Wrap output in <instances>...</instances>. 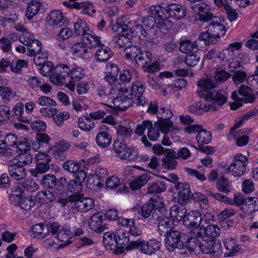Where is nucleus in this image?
Instances as JSON below:
<instances>
[{
    "instance_id": "obj_49",
    "label": "nucleus",
    "mask_w": 258,
    "mask_h": 258,
    "mask_svg": "<svg viewBox=\"0 0 258 258\" xmlns=\"http://www.w3.org/2000/svg\"><path fill=\"white\" fill-rule=\"evenodd\" d=\"M85 70L80 67H75L70 69V72H69V76L70 77V79L72 81H78L82 79L85 76Z\"/></svg>"
},
{
    "instance_id": "obj_2",
    "label": "nucleus",
    "mask_w": 258,
    "mask_h": 258,
    "mask_svg": "<svg viewBox=\"0 0 258 258\" xmlns=\"http://www.w3.org/2000/svg\"><path fill=\"white\" fill-rule=\"evenodd\" d=\"M186 245L190 252H194L196 254L200 252L209 254L222 251V245L220 242L213 239H204L202 232L199 235L189 236Z\"/></svg>"
},
{
    "instance_id": "obj_6",
    "label": "nucleus",
    "mask_w": 258,
    "mask_h": 258,
    "mask_svg": "<svg viewBox=\"0 0 258 258\" xmlns=\"http://www.w3.org/2000/svg\"><path fill=\"white\" fill-rule=\"evenodd\" d=\"M248 163L247 156L237 154L234 157L233 162L226 168V172L234 177H240L245 172Z\"/></svg>"
},
{
    "instance_id": "obj_22",
    "label": "nucleus",
    "mask_w": 258,
    "mask_h": 258,
    "mask_svg": "<svg viewBox=\"0 0 258 258\" xmlns=\"http://www.w3.org/2000/svg\"><path fill=\"white\" fill-rule=\"evenodd\" d=\"M103 216L101 213L93 214L91 217L89 224L90 228L94 231L101 232L106 228L105 224H102Z\"/></svg>"
},
{
    "instance_id": "obj_31",
    "label": "nucleus",
    "mask_w": 258,
    "mask_h": 258,
    "mask_svg": "<svg viewBox=\"0 0 258 258\" xmlns=\"http://www.w3.org/2000/svg\"><path fill=\"white\" fill-rule=\"evenodd\" d=\"M186 212V208L182 205L181 206L174 205L170 209V215L175 220L180 221L181 220H183L187 214Z\"/></svg>"
},
{
    "instance_id": "obj_43",
    "label": "nucleus",
    "mask_w": 258,
    "mask_h": 258,
    "mask_svg": "<svg viewBox=\"0 0 258 258\" xmlns=\"http://www.w3.org/2000/svg\"><path fill=\"white\" fill-rule=\"evenodd\" d=\"M49 233V226L42 224L33 225V237L40 238L45 237Z\"/></svg>"
},
{
    "instance_id": "obj_61",
    "label": "nucleus",
    "mask_w": 258,
    "mask_h": 258,
    "mask_svg": "<svg viewBox=\"0 0 258 258\" xmlns=\"http://www.w3.org/2000/svg\"><path fill=\"white\" fill-rule=\"evenodd\" d=\"M215 73V75L213 79L217 82V84L219 82L226 81L231 76L230 73L222 69H216Z\"/></svg>"
},
{
    "instance_id": "obj_32",
    "label": "nucleus",
    "mask_w": 258,
    "mask_h": 258,
    "mask_svg": "<svg viewBox=\"0 0 258 258\" xmlns=\"http://www.w3.org/2000/svg\"><path fill=\"white\" fill-rule=\"evenodd\" d=\"M216 187L219 191L225 193H228L232 189V185L229 179L224 175L219 177L216 182Z\"/></svg>"
},
{
    "instance_id": "obj_55",
    "label": "nucleus",
    "mask_w": 258,
    "mask_h": 258,
    "mask_svg": "<svg viewBox=\"0 0 258 258\" xmlns=\"http://www.w3.org/2000/svg\"><path fill=\"white\" fill-rule=\"evenodd\" d=\"M126 233L123 229H119L115 233V237L118 246H121L126 245L130 241Z\"/></svg>"
},
{
    "instance_id": "obj_58",
    "label": "nucleus",
    "mask_w": 258,
    "mask_h": 258,
    "mask_svg": "<svg viewBox=\"0 0 258 258\" xmlns=\"http://www.w3.org/2000/svg\"><path fill=\"white\" fill-rule=\"evenodd\" d=\"M48 53L46 52H35L33 53V62L37 67H40L41 65L45 63L48 61Z\"/></svg>"
},
{
    "instance_id": "obj_48",
    "label": "nucleus",
    "mask_w": 258,
    "mask_h": 258,
    "mask_svg": "<svg viewBox=\"0 0 258 258\" xmlns=\"http://www.w3.org/2000/svg\"><path fill=\"white\" fill-rule=\"evenodd\" d=\"M166 189L165 182L162 180H157L148 187V192L149 194L160 193Z\"/></svg>"
},
{
    "instance_id": "obj_46",
    "label": "nucleus",
    "mask_w": 258,
    "mask_h": 258,
    "mask_svg": "<svg viewBox=\"0 0 258 258\" xmlns=\"http://www.w3.org/2000/svg\"><path fill=\"white\" fill-rule=\"evenodd\" d=\"M78 127L82 131L88 132L92 130L95 126L94 122L90 117H79L78 121Z\"/></svg>"
},
{
    "instance_id": "obj_5",
    "label": "nucleus",
    "mask_w": 258,
    "mask_h": 258,
    "mask_svg": "<svg viewBox=\"0 0 258 258\" xmlns=\"http://www.w3.org/2000/svg\"><path fill=\"white\" fill-rule=\"evenodd\" d=\"M161 247V243L155 240L132 241L127 246V249H137L142 253L151 255L157 251Z\"/></svg>"
},
{
    "instance_id": "obj_34",
    "label": "nucleus",
    "mask_w": 258,
    "mask_h": 258,
    "mask_svg": "<svg viewBox=\"0 0 258 258\" xmlns=\"http://www.w3.org/2000/svg\"><path fill=\"white\" fill-rule=\"evenodd\" d=\"M149 180V176L147 173H143L134 178L130 182V186L133 190H137L145 185Z\"/></svg>"
},
{
    "instance_id": "obj_51",
    "label": "nucleus",
    "mask_w": 258,
    "mask_h": 258,
    "mask_svg": "<svg viewBox=\"0 0 258 258\" xmlns=\"http://www.w3.org/2000/svg\"><path fill=\"white\" fill-rule=\"evenodd\" d=\"M197 40L195 42L188 40H183L180 42L179 50L183 53H189L197 47Z\"/></svg>"
},
{
    "instance_id": "obj_18",
    "label": "nucleus",
    "mask_w": 258,
    "mask_h": 258,
    "mask_svg": "<svg viewBox=\"0 0 258 258\" xmlns=\"http://www.w3.org/2000/svg\"><path fill=\"white\" fill-rule=\"evenodd\" d=\"M49 137L44 133H37L35 136V143H33V150L42 149L43 151H47L50 149L49 141Z\"/></svg>"
},
{
    "instance_id": "obj_14",
    "label": "nucleus",
    "mask_w": 258,
    "mask_h": 258,
    "mask_svg": "<svg viewBox=\"0 0 258 258\" xmlns=\"http://www.w3.org/2000/svg\"><path fill=\"white\" fill-rule=\"evenodd\" d=\"M174 187L179 190L178 193V201L181 204H185L190 197V188L189 185L186 183L177 182L175 183Z\"/></svg>"
},
{
    "instance_id": "obj_53",
    "label": "nucleus",
    "mask_w": 258,
    "mask_h": 258,
    "mask_svg": "<svg viewBox=\"0 0 258 258\" xmlns=\"http://www.w3.org/2000/svg\"><path fill=\"white\" fill-rule=\"evenodd\" d=\"M173 116L172 112L167 108L161 106L157 113V117L159 119L158 121H171L170 119Z\"/></svg>"
},
{
    "instance_id": "obj_63",
    "label": "nucleus",
    "mask_w": 258,
    "mask_h": 258,
    "mask_svg": "<svg viewBox=\"0 0 258 258\" xmlns=\"http://www.w3.org/2000/svg\"><path fill=\"white\" fill-rule=\"evenodd\" d=\"M204 230L206 235L211 238L216 237L218 236L221 233L220 227L216 225H209Z\"/></svg>"
},
{
    "instance_id": "obj_13",
    "label": "nucleus",
    "mask_w": 258,
    "mask_h": 258,
    "mask_svg": "<svg viewBox=\"0 0 258 258\" xmlns=\"http://www.w3.org/2000/svg\"><path fill=\"white\" fill-rule=\"evenodd\" d=\"M180 238V233L178 230H173L169 232L165 239L166 249L169 251H173L175 248L178 247Z\"/></svg>"
},
{
    "instance_id": "obj_64",
    "label": "nucleus",
    "mask_w": 258,
    "mask_h": 258,
    "mask_svg": "<svg viewBox=\"0 0 258 258\" xmlns=\"http://www.w3.org/2000/svg\"><path fill=\"white\" fill-rule=\"evenodd\" d=\"M53 116V119L55 123L58 126H61L63 124L64 121L70 118V114L67 111H61L55 114Z\"/></svg>"
},
{
    "instance_id": "obj_35",
    "label": "nucleus",
    "mask_w": 258,
    "mask_h": 258,
    "mask_svg": "<svg viewBox=\"0 0 258 258\" xmlns=\"http://www.w3.org/2000/svg\"><path fill=\"white\" fill-rule=\"evenodd\" d=\"M103 244L108 250H115L118 246L115 234L105 232L103 235Z\"/></svg>"
},
{
    "instance_id": "obj_21",
    "label": "nucleus",
    "mask_w": 258,
    "mask_h": 258,
    "mask_svg": "<svg viewBox=\"0 0 258 258\" xmlns=\"http://www.w3.org/2000/svg\"><path fill=\"white\" fill-rule=\"evenodd\" d=\"M196 8L197 9V15L200 21L207 22L214 18L213 14L211 12L209 5L205 3H201L198 4Z\"/></svg>"
},
{
    "instance_id": "obj_54",
    "label": "nucleus",
    "mask_w": 258,
    "mask_h": 258,
    "mask_svg": "<svg viewBox=\"0 0 258 258\" xmlns=\"http://www.w3.org/2000/svg\"><path fill=\"white\" fill-rule=\"evenodd\" d=\"M12 152L15 151L19 153H23L30 151L31 149V145L29 140L26 138H24L21 140L16 145L13 146Z\"/></svg>"
},
{
    "instance_id": "obj_56",
    "label": "nucleus",
    "mask_w": 258,
    "mask_h": 258,
    "mask_svg": "<svg viewBox=\"0 0 258 258\" xmlns=\"http://www.w3.org/2000/svg\"><path fill=\"white\" fill-rule=\"evenodd\" d=\"M200 59V52L196 51L191 54H187L184 62L188 67H194L198 64Z\"/></svg>"
},
{
    "instance_id": "obj_50",
    "label": "nucleus",
    "mask_w": 258,
    "mask_h": 258,
    "mask_svg": "<svg viewBox=\"0 0 258 258\" xmlns=\"http://www.w3.org/2000/svg\"><path fill=\"white\" fill-rule=\"evenodd\" d=\"M113 41L119 48H128L132 45L130 39L125 34L115 36Z\"/></svg>"
},
{
    "instance_id": "obj_4",
    "label": "nucleus",
    "mask_w": 258,
    "mask_h": 258,
    "mask_svg": "<svg viewBox=\"0 0 258 258\" xmlns=\"http://www.w3.org/2000/svg\"><path fill=\"white\" fill-rule=\"evenodd\" d=\"M203 218L201 213L199 211H191L188 213L183 221V225L188 228H191L189 236L199 235L202 232L201 224Z\"/></svg>"
},
{
    "instance_id": "obj_37",
    "label": "nucleus",
    "mask_w": 258,
    "mask_h": 258,
    "mask_svg": "<svg viewBox=\"0 0 258 258\" xmlns=\"http://www.w3.org/2000/svg\"><path fill=\"white\" fill-rule=\"evenodd\" d=\"M150 13L158 17L161 20H166L169 18L168 12L166 11V6L165 7L160 6H152L149 8Z\"/></svg>"
},
{
    "instance_id": "obj_40",
    "label": "nucleus",
    "mask_w": 258,
    "mask_h": 258,
    "mask_svg": "<svg viewBox=\"0 0 258 258\" xmlns=\"http://www.w3.org/2000/svg\"><path fill=\"white\" fill-rule=\"evenodd\" d=\"M55 197L53 194L49 191H42L39 192L35 196V200L40 204H46L53 201Z\"/></svg>"
},
{
    "instance_id": "obj_42",
    "label": "nucleus",
    "mask_w": 258,
    "mask_h": 258,
    "mask_svg": "<svg viewBox=\"0 0 258 258\" xmlns=\"http://www.w3.org/2000/svg\"><path fill=\"white\" fill-rule=\"evenodd\" d=\"M105 106L104 109H99L96 111L90 113L89 117L95 120H99L103 119L106 115L107 112H111L113 111V107L107 104H103Z\"/></svg>"
},
{
    "instance_id": "obj_27",
    "label": "nucleus",
    "mask_w": 258,
    "mask_h": 258,
    "mask_svg": "<svg viewBox=\"0 0 258 258\" xmlns=\"http://www.w3.org/2000/svg\"><path fill=\"white\" fill-rule=\"evenodd\" d=\"M208 31L216 38H220L224 36L226 33V29L224 26L217 21H213L210 23L207 26Z\"/></svg>"
},
{
    "instance_id": "obj_25",
    "label": "nucleus",
    "mask_w": 258,
    "mask_h": 258,
    "mask_svg": "<svg viewBox=\"0 0 258 258\" xmlns=\"http://www.w3.org/2000/svg\"><path fill=\"white\" fill-rule=\"evenodd\" d=\"M113 104L117 109L124 111L134 102L133 99L126 95H121L119 97H113Z\"/></svg>"
},
{
    "instance_id": "obj_33",
    "label": "nucleus",
    "mask_w": 258,
    "mask_h": 258,
    "mask_svg": "<svg viewBox=\"0 0 258 258\" xmlns=\"http://www.w3.org/2000/svg\"><path fill=\"white\" fill-rule=\"evenodd\" d=\"M152 58V54L150 52L146 51L144 53L140 51L137 57H136L135 64L138 67L141 66L142 68L145 67L151 62Z\"/></svg>"
},
{
    "instance_id": "obj_30",
    "label": "nucleus",
    "mask_w": 258,
    "mask_h": 258,
    "mask_svg": "<svg viewBox=\"0 0 258 258\" xmlns=\"http://www.w3.org/2000/svg\"><path fill=\"white\" fill-rule=\"evenodd\" d=\"M113 53L111 49L103 44L99 47L95 53V57L99 62H105L111 57Z\"/></svg>"
},
{
    "instance_id": "obj_20",
    "label": "nucleus",
    "mask_w": 258,
    "mask_h": 258,
    "mask_svg": "<svg viewBox=\"0 0 258 258\" xmlns=\"http://www.w3.org/2000/svg\"><path fill=\"white\" fill-rule=\"evenodd\" d=\"M94 207V201L93 199L83 198V196L80 200L72 206V208L80 212H87Z\"/></svg>"
},
{
    "instance_id": "obj_57",
    "label": "nucleus",
    "mask_w": 258,
    "mask_h": 258,
    "mask_svg": "<svg viewBox=\"0 0 258 258\" xmlns=\"http://www.w3.org/2000/svg\"><path fill=\"white\" fill-rule=\"evenodd\" d=\"M211 134L205 130L202 129L197 136V140L200 145L208 144L211 141Z\"/></svg>"
},
{
    "instance_id": "obj_10",
    "label": "nucleus",
    "mask_w": 258,
    "mask_h": 258,
    "mask_svg": "<svg viewBox=\"0 0 258 258\" xmlns=\"http://www.w3.org/2000/svg\"><path fill=\"white\" fill-rule=\"evenodd\" d=\"M253 89L245 85H241L237 91L232 93V97L235 100L243 101L244 103H252L255 100Z\"/></svg>"
},
{
    "instance_id": "obj_29",
    "label": "nucleus",
    "mask_w": 258,
    "mask_h": 258,
    "mask_svg": "<svg viewBox=\"0 0 258 258\" xmlns=\"http://www.w3.org/2000/svg\"><path fill=\"white\" fill-rule=\"evenodd\" d=\"M104 79L111 86L109 95H115L120 91L121 85L118 83L116 76L106 73Z\"/></svg>"
},
{
    "instance_id": "obj_26",
    "label": "nucleus",
    "mask_w": 258,
    "mask_h": 258,
    "mask_svg": "<svg viewBox=\"0 0 258 258\" xmlns=\"http://www.w3.org/2000/svg\"><path fill=\"white\" fill-rule=\"evenodd\" d=\"M9 37L10 38L14 41H16L19 39L21 43L28 47V49L30 51V53H32V49L31 47L32 38L30 33L25 32L20 36L16 33H11L9 35Z\"/></svg>"
},
{
    "instance_id": "obj_1",
    "label": "nucleus",
    "mask_w": 258,
    "mask_h": 258,
    "mask_svg": "<svg viewBox=\"0 0 258 258\" xmlns=\"http://www.w3.org/2000/svg\"><path fill=\"white\" fill-rule=\"evenodd\" d=\"M197 95L205 100H211L219 106L223 105L227 102V94L224 91L217 92L213 89L217 86V82L212 78L200 80L198 83Z\"/></svg>"
},
{
    "instance_id": "obj_28",
    "label": "nucleus",
    "mask_w": 258,
    "mask_h": 258,
    "mask_svg": "<svg viewBox=\"0 0 258 258\" xmlns=\"http://www.w3.org/2000/svg\"><path fill=\"white\" fill-rule=\"evenodd\" d=\"M71 50L73 54L78 57H85L88 54L87 42H86L85 39H83L82 41L76 42L72 45Z\"/></svg>"
},
{
    "instance_id": "obj_36",
    "label": "nucleus",
    "mask_w": 258,
    "mask_h": 258,
    "mask_svg": "<svg viewBox=\"0 0 258 258\" xmlns=\"http://www.w3.org/2000/svg\"><path fill=\"white\" fill-rule=\"evenodd\" d=\"M243 209L247 214H251L258 210V198L250 197L246 199Z\"/></svg>"
},
{
    "instance_id": "obj_47",
    "label": "nucleus",
    "mask_w": 258,
    "mask_h": 258,
    "mask_svg": "<svg viewBox=\"0 0 258 258\" xmlns=\"http://www.w3.org/2000/svg\"><path fill=\"white\" fill-rule=\"evenodd\" d=\"M54 66L53 63L48 61L39 67L38 70L39 73L45 77H49V79L53 76L54 73Z\"/></svg>"
},
{
    "instance_id": "obj_45",
    "label": "nucleus",
    "mask_w": 258,
    "mask_h": 258,
    "mask_svg": "<svg viewBox=\"0 0 258 258\" xmlns=\"http://www.w3.org/2000/svg\"><path fill=\"white\" fill-rule=\"evenodd\" d=\"M28 66V61L25 59H15L11 62V71L16 74L21 73L23 68H27Z\"/></svg>"
},
{
    "instance_id": "obj_17",
    "label": "nucleus",
    "mask_w": 258,
    "mask_h": 258,
    "mask_svg": "<svg viewBox=\"0 0 258 258\" xmlns=\"http://www.w3.org/2000/svg\"><path fill=\"white\" fill-rule=\"evenodd\" d=\"M63 15L58 10L51 11L46 18L47 24L53 28H57L63 24Z\"/></svg>"
},
{
    "instance_id": "obj_23",
    "label": "nucleus",
    "mask_w": 258,
    "mask_h": 258,
    "mask_svg": "<svg viewBox=\"0 0 258 258\" xmlns=\"http://www.w3.org/2000/svg\"><path fill=\"white\" fill-rule=\"evenodd\" d=\"M173 220L169 217L162 218L158 223V232L160 235L166 236L169 232L172 231Z\"/></svg>"
},
{
    "instance_id": "obj_8",
    "label": "nucleus",
    "mask_w": 258,
    "mask_h": 258,
    "mask_svg": "<svg viewBox=\"0 0 258 258\" xmlns=\"http://www.w3.org/2000/svg\"><path fill=\"white\" fill-rule=\"evenodd\" d=\"M70 68L66 64H59L54 67L53 76L49 79V81L56 85L62 86L66 82V77H68Z\"/></svg>"
},
{
    "instance_id": "obj_7",
    "label": "nucleus",
    "mask_w": 258,
    "mask_h": 258,
    "mask_svg": "<svg viewBox=\"0 0 258 258\" xmlns=\"http://www.w3.org/2000/svg\"><path fill=\"white\" fill-rule=\"evenodd\" d=\"M173 126L172 121H156L148 130V136L151 141H156L160 136V132L163 133L169 132L170 128Z\"/></svg>"
},
{
    "instance_id": "obj_39",
    "label": "nucleus",
    "mask_w": 258,
    "mask_h": 258,
    "mask_svg": "<svg viewBox=\"0 0 258 258\" xmlns=\"http://www.w3.org/2000/svg\"><path fill=\"white\" fill-rule=\"evenodd\" d=\"M23 104L22 102L17 103L12 109L13 115L16 116L19 121L25 123H29L31 121V117H26L22 115L23 111Z\"/></svg>"
},
{
    "instance_id": "obj_52",
    "label": "nucleus",
    "mask_w": 258,
    "mask_h": 258,
    "mask_svg": "<svg viewBox=\"0 0 258 258\" xmlns=\"http://www.w3.org/2000/svg\"><path fill=\"white\" fill-rule=\"evenodd\" d=\"M6 86L4 85V87L1 89V96L5 103H9L16 97V94L9 87H6Z\"/></svg>"
},
{
    "instance_id": "obj_3",
    "label": "nucleus",
    "mask_w": 258,
    "mask_h": 258,
    "mask_svg": "<svg viewBox=\"0 0 258 258\" xmlns=\"http://www.w3.org/2000/svg\"><path fill=\"white\" fill-rule=\"evenodd\" d=\"M113 150L117 156L122 160L135 161L138 158V150L134 147L127 146L123 140H117L114 141Z\"/></svg>"
},
{
    "instance_id": "obj_24",
    "label": "nucleus",
    "mask_w": 258,
    "mask_h": 258,
    "mask_svg": "<svg viewBox=\"0 0 258 258\" xmlns=\"http://www.w3.org/2000/svg\"><path fill=\"white\" fill-rule=\"evenodd\" d=\"M107 129L104 125H100L99 130L103 131L100 132L96 137V141L99 146L101 148L107 147L111 143V137L110 135L104 130Z\"/></svg>"
},
{
    "instance_id": "obj_11",
    "label": "nucleus",
    "mask_w": 258,
    "mask_h": 258,
    "mask_svg": "<svg viewBox=\"0 0 258 258\" xmlns=\"http://www.w3.org/2000/svg\"><path fill=\"white\" fill-rule=\"evenodd\" d=\"M205 103L201 101H190L188 105V111L193 114H201L209 110H215L216 109L214 102L211 100H205Z\"/></svg>"
},
{
    "instance_id": "obj_38",
    "label": "nucleus",
    "mask_w": 258,
    "mask_h": 258,
    "mask_svg": "<svg viewBox=\"0 0 258 258\" xmlns=\"http://www.w3.org/2000/svg\"><path fill=\"white\" fill-rule=\"evenodd\" d=\"M236 213V211L230 207H227L223 210L220 214L219 217L222 221L221 222V225L224 227H226L225 223H227V227H229L232 224L230 220H227V219L232 216H234Z\"/></svg>"
},
{
    "instance_id": "obj_12",
    "label": "nucleus",
    "mask_w": 258,
    "mask_h": 258,
    "mask_svg": "<svg viewBox=\"0 0 258 258\" xmlns=\"http://www.w3.org/2000/svg\"><path fill=\"white\" fill-rule=\"evenodd\" d=\"M118 223L122 226L129 227L128 233L130 235L137 237L142 235V231L140 227L136 225L133 219L121 217L118 220Z\"/></svg>"
},
{
    "instance_id": "obj_41",
    "label": "nucleus",
    "mask_w": 258,
    "mask_h": 258,
    "mask_svg": "<svg viewBox=\"0 0 258 258\" xmlns=\"http://www.w3.org/2000/svg\"><path fill=\"white\" fill-rule=\"evenodd\" d=\"M224 245L231 254L238 252L241 247L240 245L237 243V240L232 237L225 238L224 240Z\"/></svg>"
},
{
    "instance_id": "obj_19",
    "label": "nucleus",
    "mask_w": 258,
    "mask_h": 258,
    "mask_svg": "<svg viewBox=\"0 0 258 258\" xmlns=\"http://www.w3.org/2000/svg\"><path fill=\"white\" fill-rule=\"evenodd\" d=\"M166 11L168 12L169 18L180 20L184 18L186 14V11L182 6L172 4L166 6Z\"/></svg>"
},
{
    "instance_id": "obj_15",
    "label": "nucleus",
    "mask_w": 258,
    "mask_h": 258,
    "mask_svg": "<svg viewBox=\"0 0 258 258\" xmlns=\"http://www.w3.org/2000/svg\"><path fill=\"white\" fill-rule=\"evenodd\" d=\"M9 172L11 177L17 180L24 178L26 175L25 168L14 160L9 162Z\"/></svg>"
},
{
    "instance_id": "obj_62",
    "label": "nucleus",
    "mask_w": 258,
    "mask_h": 258,
    "mask_svg": "<svg viewBox=\"0 0 258 258\" xmlns=\"http://www.w3.org/2000/svg\"><path fill=\"white\" fill-rule=\"evenodd\" d=\"M155 204L152 202L144 204L138 211V214L142 218L145 219L148 218L155 208Z\"/></svg>"
},
{
    "instance_id": "obj_59",
    "label": "nucleus",
    "mask_w": 258,
    "mask_h": 258,
    "mask_svg": "<svg viewBox=\"0 0 258 258\" xmlns=\"http://www.w3.org/2000/svg\"><path fill=\"white\" fill-rule=\"evenodd\" d=\"M41 183L44 187L52 188L56 184V178L53 174H46L43 176Z\"/></svg>"
},
{
    "instance_id": "obj_9",
    "label": "nucleus",
    "mask_w": 258,
    "mask_h": 258,
    "mask_svg": "<svg viewBox=\"0 0 258 258\" xmlns=\"http://www.w3.org/2000/svg\"><path fill=\"white\" fill-rule=\"evenodd\" d=\"M145 91V85L140 81H136L133 83L131 91V98L136 104L144 106L147 105L148 100L143 96V94Z\"/></svg>"
},
{
    "instance_id": "obj_16",
    "label": "nucleus",
    "mask_w": 258,
    "mask_h": 258,
    "mask_svg": "<svg viewBox=\"0 0 258 258\" xmlns=\"http://www.w3.org/2000/svg\"><path fill=\"white\" fill-rule=\"evenodd\" d=\"M70 147V144L69 143L64 141H61L56 143L52 147H50L48 152L52 153L55 158L63 160V157H64V152Z\"/></svg>"
},
{
    "instance_id": "obj_44",
    "label": "nucleus",
    "mask_w": 258,
    "mask_h": 258,
    "mask_svg": "<svg viewBox=\"0 0 258 258\" xmlns=\"http://www.w3.org/2000/svg\"><path fill=\"white\" fill-rule=\"evenodd\" d=\"M74 27L75 33L79 36L86 35L89 30L86 22L82 19H79L74 24Z\"/></svg>"
},
{
    "instance_id": "obj_60",
    "label": "nucleus",
    "mask_w": 258,
    "mask_h": 258,
    "mask_svg": "<svg viewBox=\"0 0 258 258\" xmlns=\"http://www.w3.org/2000/svg\"><path fill=\"white\" fill-rule=\"evenodd\" d=\"M83 39L87 42V46L91 48L100 47L103 44L100 41V38L95 35L88 33Z\"/></svg>"
}]
</instances>
